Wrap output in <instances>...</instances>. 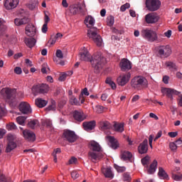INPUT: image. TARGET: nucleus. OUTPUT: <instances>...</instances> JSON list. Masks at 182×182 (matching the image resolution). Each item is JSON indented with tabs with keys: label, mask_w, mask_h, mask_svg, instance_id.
Wrapping results in <instances>:
<instances>
[{
	"label": "nucleus",
	"mask_w": 182,
	"mask_h": 182,
	"mask_svg": "<svg viewBox=\"0 0 182 182\" xmlns=\"http://www.w3.org/2000/svg\"><path fill=\"white\" fill-rule=\"evenodd\" d=\"M80 60L84 62H90L93 69L99 72L103 68L106 58L102 55V53H97L92 56L87 48L83 47L80 53Z\"/></svg>",
	"instance_id": "nucleus-1"
},
{
	"label": "nucleus",
	"mask_w": 182,
	"mask_h": 182,
	"mask_svg": "<svg viewBox=\"0 0 182 182\" xmlns=\"http://www.w3.org/2000/svg\"><path fill=\"white\" fill-rule=\"evenodd\" d=\"M85 25L90 29L87 31V36L90 39H92L97 46H100L102 45V36L98 34L99 30L96 27H93L95 25V18L92 16H88L85 19Z\"/></svg>",
	"instance_id": "nucleus-2"
},
{
	"label": "nucleus",
	"mask_w": 182,
	"mask_h": 182,
	"mask_svg": "<svg viewBox=\"0 0 182 182\" xmlns=\"http://www.w3.org/2000/svg\"><path fill=\"white\" fill-rule=\"evenodd\" d=\"M90 151L88 152V159L92 163H97V161L103 159V154L102 151V146L96 141H90L88 144Z\"/></svg>",
	"instance_id": "nucleus-3"
},
{
	"label": "nucleus",
	"mask_w": 182,
	"mask_h": 182,
	"mask_svg": "<svg viewBox=\"0 0 182 182\" xmlns=\"http://www.w3.org/2000/svg\"><path fill=\"white\" fill-rule=\"evenodd\" d=\"M4 99H5L7 103H9L11 106L16 103V89L4 87L1 90Z\"/></svg>",
	"instance_id": "nucleus-4"
},
{
	"label": "nucleus",
	"mask_w": 182,
	"mask_h": 182,
	"mask_svg": "<svg viewBox=\"0 0 182 182\" xmlns=\"http://www.w3.org/2000/svg\"><path fill=\"white\" fill-rule=\"evenodd\" d=\"M131 85L134 89H142V87H147L149 86V82L146 77L139 75L132 80Z\"/></svg>",
	"instance_id": "nucleus-5"
},
{
	"label": "nucleus",
	"mask_w": 182,
	"mask_h": 182,
	"mask_svg": "<svg viewBox=\"0 0 182 182\" xmlns=\"http://www.w3.org/2000/svg\"><path fill=\"white\" fill-rule=\"evenodd\" d=\"M156 55L161 59L168 58L171 55V48L170 46H159L156 49Z\"/></svg>",
	"instance_id": "nucleus-6"
},
{
	"label": "nucleus",
	"mask_w": 182,
	"mask_h": 182,
	"mask_svg": "<svg viewBox=\"0 0 182 182\" xmlns=\"http://www.w3.org/2000/svg\"><path fill=\"white\" fill-rule=\"evenodd\" d=\"M141 35L143 38H144V39L149 41V42H154L158 39L157 33L151 29H143L141 31Z\"/></svg>",
	"instance_id": "nucleus-7"
},
{
	"label": "nucleus",
	"mask_w": 182,
	"mask_h": 182,
	"mask_svg": "<svg viewBox=\"0 0 182 182\" xmlns=\"http://www.w3.org/2000/svg\"><path fill=\"white\" fill-rule=\"evenodd\" d=\"M146 5L149 11L151 12H156V11L160 9L161 1H160V0H146Z\"/></svg>",
	"instance_id": "nucleus-8"
},
{
	"label": "nucleus",
	"mask_w": 182,
	"mask_h": 182,
	"mask_svg": "<svg viewBox=\"0 0 182 182\" xmlns=\"http://www.w3.org/2000/svg\"><path fill=\"white\" fill-rule=\"evenodd\" d=\"M32 92L35 96L39 94L43 95L45 93H48V92H49V85L46 84L34 85L32 87Z\"/></svg>",
	"instance_id": "nucleus-9"
},
{
	"label": "nucleus",
	"mask_w": 182,
	"mask_h": 182,
	"mask_svg": "<svg viewBox=\"0 0 182 182\" xmlns=\"http://www.w3.org/2000/svg\"><path fill=\"white\" fill-rule=\"evenodd\" d=\"M63 137L65 140L69 143H75L77 140V135L73 131L65 129L63 132Z\"/></svg>",
	"instance_id": "nucleus-10"
},
{
	"label": "nucleus",
	"mask_w": 182,
	"mask_h": 182,
	"mask_svg": "<svg viewBox=\"0 0 182 182\" xmlns=\"http://www.w3.org/2000/svg\"><path fill=\"white\" fill-rule=\"evenodd\" d=\"M161 92L164 95H166L168 99H171V100H173V96H178V95L181 94V92L173 88H164L161 90Z\"/></svg>",
	"instance_id": "nucleus-11"
},
{
	"label": "nucleus",
	"mask_w": 182,
	"mask_h": 182,
	"mask_svg": "<svg viewBox=\"0 0 182 182\" xmlns=\"http://www.w3.org/2000/svg\"><path fill=\"white\" fill-rule=\"evenodd\" d=\"M19 110L23 114H31L32 113V108L31 105L26 102H21L19 105Z\"/></svg>",
	"instance_id": "nucleus-12"
},
{
	"label": "nucleus",
	"mask_w": 182,
	"mask_h": 182,
	"mask_svg": "<svg viewBox=\"0 0 182 182\" xmlns=\"http://www.w3.org/2000/svg\"><path fill=\"white\" fill-rule=\"evenodd\" d=\"M130 77H132V74H130V73H127L125 75L119 76L117 79V82L119 86H125L126 85H127V83L130 80Z\"/></svg>",
	"instance_id": "nucleus-13"
},
{
	"label": "nucleus",
	"mask_w": 182,
	"mask_h": 182,
	"mask_svg": "<svg viewBox=\"0 0 182 182\" xmlns=\"http://www.w3.org/2000/svg\"><path fill=\"white\" fill-rule=\"evenodd\" d=\"M119 68L122 72H127L132 69V63L127 58H122L119 63Z\"/></svg>",
	"instance_id": "nucleus-14"
},
{
	"label": "nucleus",
	"mask_w": 182,
	"mask_h": 182,
	"mask_svg": "<svg viewBox=\"0 0 182 182\" xmlns=\"http://www.w3.org/2000/svg\"><path fill=\"white\" fill-rule=\"evenodd\" d=\"M146 23H156L159 21V16L156 13H149L145 16Z\"/></svg>",
	"instance_id": "nucleus-15"
},
{
	"label": "nucleus",
	"mask_w": 182,
	"mask_h": 182,
	"mask_svg": "<svg viewBox=\"0 0 182 182\" xmlns=\"http://www.w3.org/2000/svg\"><path fill=\"white\" fill-rule=\"evenodd\" d=\"M23 134L24 139L27 140V141H35L36 140V135L32 131L26 129L23 131Z\"/></svg>",
	"instance_id": "nucleus-16"
},
{
	"label": "nucleus",
	"mask_w": 182,
	"mask_h": 182,
	"mask_svg": "<svg viewBox=\"0 0 182 182\" xmlns=\"http://www.w3.org/2000/svg\"><path fill=\"white\" fill-rule=\"evenodd\" d=\"M18 5H19V0H6L4 3L6 9L9 11L11 9H15Z\"/></svg>",
	"instance_id": "nucleus-17"
},
{
	"label": "nucleus",
	"mask_w": 182,
	"mask_h": 182,
	"mask_svg": "<svg viewBox=\"0 0 182 182\" xmlns=\"http://www.w3.org/2000/svg\"><path fill=\"white\" fill-rule=\"evenodd\" d=\"M149 150V141L144 139L142 143L138 146V151L139 154H146Z\"/></svg>",
	"instance_id": "nucleus-18"
},
{
	"label": "nucleus",
	"mask_w": 182,
	"mask_h": 182,
	"mask_svg": "<svg viewBox=\"0 0 182 182\" xmlns=\"http://www.w3.org/2000/svg\"><path fill=\"white\" fill-rule=\"evenodd\" d=\"M70 11L73 15H76L77 12H81V14H83L85 11H83V9H82V6H80V3L73 4L69 7Z\"/></svg>",
	"instance_id": "nucleus-19"
},
{
	"label": "nucleus",
	"mask_w": 182,
	"mask_h": 182,
	"mask_svg": "<svg viewBox=\"0 0 182 182\" xmlns=\"http://www.w3.org/2000/svg\"><path fill=\"white\" fill-rule=\"evenodd\" d=\"M26 35L31 38L36 35V27L32 24H28L26 27Z\"/></svg>",
	"instance_id": "nucleus-20"
},
{
	"label": "nucleus",
	"mask_w": 182,
	"mask_h": 182,
	"mask_svg": "<svg viewBox=\"0 0 182 182\" xmlns=\"http://www.w3.org/2000/svg\"><path fill=\"white\" fill-rule=\"evenodd\" d=\"M105 139L109 141L110 144V147H112L114 150H116L119 147V141L114 139V136H105Z\"/></svg>",
	"instance_id": "nucleus-21"
},
{
	"label": "nucleus",
	"mask_w": 182,
	"mask_h": 182,
	"mask_svg": "<svg viewBox=\"0 0 182 182\" xmlns=\"http://www.w3.org/2000/svg\"><path fill=\"white\" fill-rule=\"evenodd\" d=\"M157 160L154 159L153 162L146 166V171L148 174H154L156 173V171L157 170Z\"/></svg>",
	"instance_id": "nucleus-22"
},
{
	"label": "nucleus",
	"mask_w": 182,
	"mask_h": 182,
	"mask_svg": "<svg viewBox=\"0 0 182 182\" xmlns=\"http://www.w3.org/2000/svg\"><path fill=\"white\" fill-rule=\"evenodd\" d=\"M73 117L77 122H83V120L86 119V117L85 116L83 112L77 110L74 111Z\"/></svg>",
	"instance_id": "nucleus-23"
},
{
	"label": "nucleus",
	"mask_w": 182,
	"mask_h": 182,
	"mask_svg": "<svg viewBox=\"0 0 182 182\" xmlns=\"http://www.w3.org/2000/svg\"><path fill=\"white\" fill-rule=\"evenodd\" d=\"M82 126L84 127V130H85L86 132H90V130H93V129H95L96 126V122H85L82 123Z\"/></svg>",
	"instance_id": "nucleus-24"
},
{
	"label": "nucleus",
	"mask_w": 182,
	"mask_h": 182,
	"mask_svg": "<svg viewBox=\"0 0 182 182\" xmlns=\"http://www.w3.org/2000/svg\"><path fill=\"white\" fill-rule=\"evenodd\" d=\"M102 173L104 174L105 177H106L107 178H113V177H114V175L112 171L111 167L102 168Z\"/></svg>",
	"instance_id": "nucleus-25"
},
{
	"label": "nucleus",
	"mask_w": 182,
	"mask_h": 182,
	"mask_svg": "<svg viewBox=\"0 0 182 182\" xmlns=\"http://www.w3.org/2000/svg\"><path fill=\"white\" fill-rule=\"evenodd\" d=\"M114 132L117 133H123L124 132V124L115 122L113 125Z\"/></svg>",
	"instance_id": "nucleus-26"
},
{
	"label": "nucleus",
	"mask_w": 182,
	"mask_h": 182,
	"mask_svg": "<svg viewBox=\"0 0 182 182\" xmlns=\"http://www.w3.org/2000/svg\"><path fill=\"white\" fill-rule=\"evenodd\" d=\"M24 42L26 45V46H28V48H30L31 49V48H33V46H35V45L36 44V39L32 38H26L24 39Z\"/></svg>",
	"instance_id": "nucleus-27"
},
{
	"label": "nucleus",
	"mask_w": 182,
	"mask_h": 182,
	"mask_svg": "<svg viewBox=\"0 0 182 182\" xmlns=\"http://www.w3.org/2000/svg\"><path fill=\"white\" fill-rule=\"evenodd\" d=\"M120 157L124 161H127V160H130L133 157V154L129 151H124L122 152Z\"/></svg>",
	"instance_id": "nucleus-28"
},
{
	"label": "nucleus",
	"mask_w": 182,
	"mask_h": 182,
	"mask_svg": "<svg viewBox=\"0 0 182 182\" xmlns=\"http://www.w3.org/2000/svg\"><path fill=\"white\" fill-rule=\"evenodd\" d=\"M28 22H29V20L26 17H24L23 18H16L14 20V23L17 26H21V25H25V24L28 23Z\"/></svg>",
	"instance_id": "nucleus-29"
},
{
	"label": "nucleus",
	"mask_w": 182,
	"mask_h": 182,
	"mask_svg": "<svg viewBox=\"0 0 182 182\" xmlns=\"http://www.w3.org/2000/svg\"><path fill=\"white\" fill-rule=\"evenodd\" d=\"M158 176L160 177V178H162L163 180H168V175L167 173H166V171H164V168L162 167L159 168V172Z\"/></svg>",
	"instance_id": "nucleus-30"
},
{
	"label": "nucleus",
	"mask_w": 182,
	"mask_h": 182,
	"mask_svg": "<svg viewBox=\"0 0 182 182\" xmlns=\"http://www.w3.org/2000/svg\"><path fill=\"white\" fill-rule=\"evenodd\" d=\"M36 105L38 107H40V108L45 107V106L48 105V101L42 98H37L36 100Z\"/></svg>",
	"instance_id": "nucleus-31"
},
{
	"label": "nucleus",
	"mask_w": 182,
	"mask_h": 182,
	"mask_svg": "<svg viewBox=\"0 0 182 182\" xmlns=\"http://www.w3.org/2000/svg\"><path fill=\"white\" fill-rule=\"evenodd\" d=\"M16 143L9 140L6 149V153H11V151L14 150V149H16Z\"/></svg>",
	"instance_id": "nucleus-32"
},
{
	"label": "nucleus",
	"mask_w": 182,
	"mask_h": 182,
	"mask_svg": "<svg viewBox=\"0 0 182 182\" xmlns=\"http://www.w3.org/2000/svg\"><path fill=\"white\" fill-rule=\"evenodd\" d=\"M100 127L102 130H109V129H112V124L107 121L101 122Z\"/></svg>",
	"instance_id": "nucleus-33"
},
{
	"label": "nucleus",
	"mask_w": 182,
	"mask_h": 182,
	"mask_svg": "<svg viewBox=\"0 0 182 182\" xmlns=\"http://www.w3.org/2000/svg\"><path fill=\"white\" fill-rule=\"evenodd\" d=\"M46 110L47 112H50V110H52L53 112H55V110H56V102L53 100H51L50 105L46 108Z\"/></svg>",
	"instance_id": "nucleus-34"
},
{
	"label": "nucleus",
	"mask_w": 182,
	"mask_h": 182,
	"mask_svg": "<svg viewBox=\"0 0 182 182\" xmlns=\"http://www.w3.org/2000/svg\"><path fill=\"white\" fill-rule=\"evenodd\" d=\"M70 103L74 106H80V102L73 96L70 98Z\"/></svg>",
	"instance_id": "nucleus-35"
},
{
	"label": "nucleus",
	"mask_w": 182,
	"mask_h": 182,
	"mask_svg": "<svg viewBox=\"0 0 182 182\" xmlns=\"http://www.w3.org/2000/svg\"><path fill=\"white\" fill-rule=\"evenodd\" d=\"M38 124H39V121L36 119L31 120L28 123V127H30V129H35V127H36V126H38Z\"/></svg>",
	"instance_id": "nucleus-36"
},
{
	"label": "nucleus",
	"mask_w": 182,
	"mask_h": 182,
	"mask_svg": "<svg viewBox=\"0 0 182 182\" xmlns=\"http://www.w3.org/2000/svg\"><path fill=\"white\" fill-rule=\"evenodd\" d=\"M172 178L173 180H175V181H181L182 174L181 173L176 174V173L172 172Z\"/></svg>",
	"instance_id": "nucleus-37"
},
{
	"label": "nucleus",
	"mask_w": 182,
	"mask_h": 182,
	"mask_svg": "<svg viewBox=\"0 0 182 182\" xmlns=\"http://www.w3.org/2000/svg\"><path fill=\"white\" fill-rule=\"evenodd\" d=\"M166 65L168 68L171 70H177V65L174 63L172 62H167L166 63Z\"/></svg>",
	"instance_id": "nucleus-38"
},
{
	"label": "nucleus",
	"mask_w": 182,
	"mask_h": 182,
	"mask_svg": "<svg viewBox=\"0 0 182 182\" xmlns=\"http://www.w3.org/2000/svg\"><path fill=\"white\" fill-rule=\"evenodd\" d=\"M141 164H143L146 167L148 166L149 163H150V156H146L145 157L141 159Z\"/></svg>",
	"instance_id": "nucleus-39"
},
{
	"label": "nucleus",
	"mask_w": 182,
	"mask_h": 182,
	"mask_svg": "<svg viewBox=\"0 0 182 182\" xmlns=\"http://www.w3.org/2000/svg\"><path fill=\"white\" fill-rule=\"evenodd\" d=\"M105 83H107V85H109V86H111L112 89L113 90H114V89H116V84L114 83V82H113L111 78H107L105 80Z\"/></svg>",
	"instance_id": "nucleus-40"
},
{
	"label": "nucleus",
	"mask_w": 182,
	"mask_h": 182,
	"mask_svg": "<svg viewBox=\"0 0 182 182\" xmlns=\"http://www.w3.org/2000/svg\"><path fill=\"white\" fill-rule=\"evenodd\" d=\"M27 117H18L16 118V122L18 124L23 126L25 124V121L26 120Z\"/></svg>",
	"instance_id": "nucleus-41"
},
{
	"label": "nucleus",
	"mask_w": 182,
	"mask_h": 182,
	"mask_svg": "<svg viewBox=\"0 0 182 182\" xmlns=\"http://www.w3.org/2000/svg\"><path fill=\"white\" fill-rule=\"evenodd\" d=\"M0 182H12L11 177H6L4 174H0Z\"/></svg>",
	"instance_id": "nucleus-42"
},
{
	"label": "nucleus",
	"mask_w": 182,
	"mask_h": 182,
	"mask_svg": "<svg viewBox=\"0 0 182 182\" xmlns=\"http://www.w3.org/2000/svg\"><path fill=\"white\" fill-rule=\"evenodd\" d=\"M41 72L42 73H49V72H50V69L48 67L47 63H43L42 65Z\"/></svg>",
	"instance_id": "nucleus-43"
},
{
	"label": "nucleus",
	"mask_w": 182,
	"mask_h": 182,
	"mask_svg": "<svg viewBox=\"0 0 182 182\" xmlns=\"http://www.w3.org/2000/svg\"><path fill=\"white\" fill-rule=\"evenodd\" d=\"M114 23V18L113 16L108 17L107 20V25L108 26H113Z\"/></svg>",
	"instance_id": "nucleus-44"
},
{
	"label": "nucleus",
	"mask_w": 182,
	"mask_h": 182,
	"mask_svg": "<svg viewBox=\"0 0 182 182\" xmlns=\"http://www.w3.org/2000/svg\"><path fill=\"white\" fill-rule=\"evenodd\" d=\"M114 167L115 169H117V171H118V173H123V171H126V167L124 166H119L118 165L114 164Z\"/></svg>",
	"instance_id": "nucleus-45"
},
{
	"label": "nucleus",
	"mask_w": 182,
	"mask_h": 182,
	"mask_svg": "<svg viewBox=\"0 0 182 182\" xmlns=\"http://www.w3.org/2000/svg\"><path fill=\"white\" fill-rule=\"evenodd\" d=\"M123 178L124 181H132V176H130V173L127 172L123 174Z\"/></svg>",
	"instance_id": "nucleus-46"
},
{
	"label": "nucleus",
	"mask_w": 182,
	"mask_h": 182,
	"mask_svg": "<svg viewBox=\"0 0 182 182\" xmlns=\"http://www.w3.org/2000/svg\"><path fill=\"white\" fill-rule=\"evenodd\" d=\"M130 8V4L126 3L125 4L121 6L120 11L122 12H124L126 9H129Z\"/></svg>",
	"instance_id": "nucleus-47"
},
{
	"label": "nucleus",
	"mask_w": 182,
	"mask_h": 182,
	"mask_svg": "<svg viewBox=\"0 0 182 182\" xmlns=\"http://www.w3.org/2000/svg\"><path fill=\"white\" fill-rule=\"evenodd\" d=\"M95 112L98 114L103 113V106L97 105L95 107Z\"/></svg>",
	"instance_id": "nucleus-48"
},
{
	"label": "nucleus",
	"mask_w": 182,
	"mask_h": 182,
	"mask_svg": "<svg viewBox=\"0 0 182 182\" xmlns=\"http://www.w3.org/2000/svg\"><path fill=\"white\" fill-rule=\"evenodd\" d=\"M169 147H170V149H171V150L172 151H176V150H177V144H176V143H174V142H170V144H169Z\"/></svg>",
	"instance_id": "nucleus-49"
},
{
	"label": "nucleus",
	"mask_w": 182,
	"mask_h": 182,
	"mask_svg": "<svg viewBox=\"0 0 182 182\" xmlns=\"http://www.w3.org/2000/svg\"><path fill=\"white\" fill-rule=\"evenodd\" d=\"M55 56L57 58H59L60 59H63V53H62V50H57L55 53Z\"/></svg>",
	"instance_id": "nucleus-50"
},
{
	"label": "nucleus",
	"mask_w": 182,
	"mask_h": 182,
	"mask_svg": "<svg viewBox=\"0 0 182 182\" xmlns=\"http://www.w3.org/2000/svg\"><path fill=\"white\" fill-rule=\"evenodd\" d=\"M79 176V173H77V171H73V172H71V177L72 178H73V180H76V178H78Z\"/></svg>",
	"instance_id": "nucleus-51"
},
{
	"label": "nucleus",
	"mask_w": 182,
	"mask_h": 182,
	"mask_svg": "<svg viewBox=\"0 0 182 182\" xmlns=\"http://www.w3.org/2000/svg\"><path fill=\"white\" fill-rule=\"evenodd\" d=\"M6 129L8 130H15V129H16V125L14 123H11L6 126Z\"/></svg>",
	"instance_id": "nucleus-52"
},
{
	"label": "nucleus",
	"mask_w": 182,
	"mask_h": 182,
	"mask_svg": "<svg viewBox=\"0 0 182 182\" xmlns=\"http://www.w3.org/2000/svg\"><path fill=\"white\" fill-rule=\"evenodd\" d=\"M68 163L69 164H76V163H77V159L75 158V156H73L69 160Z\"/></svg>",
	"instance_id": "nucleus-53"
},
{
	"label": "nucleus",
	"mask_w": 182,
	"mask_h": 182,
	"mask_svg": "<svg viewBox=\"0 0 182 182\" xmlns=\"http://www.w3.org/2000/svg\"><path fill=\"white\" fill-rule=\"evenodd\" d=\"M14 73L16 75H21L22 73V68H21V67H16L14 68Z\"/></svg>",
	"instance_id": "nucleus-54"
},
{
	"label": "nucleus",
	"mask_w": 182,
	"mask_h": 182,
	"mask_svg": "<svg viewBox=\"0 0 182 182\" xmlns=\"http://www.w3.org/2000/svg\"><path fill=\"white\" fill-rule=\"evenodd\" d=\"M82 95H85V96H89V91H87V88L83 89V90L81 92V95H80V99H82Z\"/></svg>",
	"instance_id": "nucleus-55"
},
{
	"label": "nucleus",
	"mask_w": 182,
	"mask_h": 182,
	"mask_svg": "<svg viewBox=\"0 0 182 182\" xmlns=\"http://www.w3.org/2000/svg\"><path fill=\"white\" fill-rule=\"evenodd\" d=\"M45 124L48 129H52V121L47 119L45 122Z\"/></svg>",
	"instance_id": "nucleus-56"
},
{
	"label": "nucleus",
	"mask_w": 182,
	"mask_h": 182,
	"mask_svg": "<svg viewBox=\"0 0 182 182\" xmlns=\"http://www.w3.org/2000/svg\"><path fill=\"white\" fill-rule=\"evenodd\" d=\"M5 31H6V26H3V28H0V38L5 35Z\"/></svg>",
	"instance_id": "nucleus-57"
},
{
	"label": "nucleus",
	"mask_w": 182,
	"mask_h": 182,
	"mask_svg": "<svg viewBox=\"0 0 182 182\" xmlns=\"http://www.w3.org/2000/svg\"><path fill=\"white\" fill-rule=\"evenodd\" d=\"M178 135V133L176 132L168 133V136H169V137H171L172 139H174V137H177Z\"/></svg>",
	"instance_id": "nucleus-58"
},
{
	"label": "nucleus",
	"mask_w": 182,
	"mask_h": 182,
	"mask_svg": "<svg viewBox=\"0 0 182 182\" xmlns=\"http://www.w3.org/2000/svg\"><path fill=\"white\" fill-rule=\"evenodd\" d=\"M162 134H163V132L159 131L156 137L154 139V141H156V140H159V139H160V137H161Z\"/></svg>",
	"instance_id": "nucleus-59"
},
{
	"label": "nucleus",
	"mask_w": 182,
	"mask_h": 182,
	"mask_svg": "<svg viewBox=\"0 0 182 182\" xmlns=\"http://www.w3.org/2000/svg\"><path fill=\"white\" fill-rule=\"evenodd\" d=\"M43 33H46L48 32V24H43L41 28Z\"/></svg>",
	"instance_id": "nucleus-60"
},
{
	"label": "nucleus",
	"mask_w": 182,
	"mask_h": 182,
	"mask_svg": "<svg viewBox=\"0 0 182 182\" xmlns=\"http://www.w3.org/2000/svg\"><path fill=\"white\" fill-rule=\"evenodd\" d=\"M66 105L65 101H63L58 103V108H59V112H60V109H63V107Z\"/></svg>",
	"instance_id": "nucleus-61"
},
{
	"label": "nucleus",
	"mask_w": 182,
	"mask_h": 182,
	"mask_svg": "<svg viewBox=\"0 0 182 182\" xmlns=\"http://www.w3.org/2000/svg\"><path fill=\"white\" fill-rule=\"evenodd\" d=\"M36 6H38V4L36 3H32L28 4V8L31 10L35 9Z\"/></svg>",
	"instance_id": "nucleus-62"
},
{
	"label": "nucleus",
	"mask_w": 182,
	"mask_h": 182,
	"mask_svg": "<svg viewBox=\"0 0 182 182\" xmlns=\"http://www.w3.org/2000/svg\"><path fill=\"white\" fill-rule=\"evenodd\" d=\"M5 133H6V131L4 129H0V139H2L4 136H5Z\"/></svg>",
	"instance_id": "nucleus-63"
},
{
	"label": "nucleus",
	"mask_w": 182,
	"mask_h": 182,
	"mask_svg": "<svg viewBox=\"0 0 182 182\" xmlns=\"http://www.w3.org/2000/svg\"><path fill=\"white\" fill-rule=\"evenodd\" d=\"M164 35L166 38H171V30H168L164 33Z\"/></svg>",
	"instance_id": "nucleus-64"
}]
</instances>
